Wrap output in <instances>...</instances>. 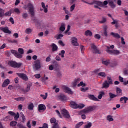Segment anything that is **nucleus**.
<instances>
[{
    "label": "nucleus",
    "mask_w": 128,
    "mask_h": 128,
    "mask_svg": "<svg viewBox=\"0 0 128 128\" xmlns=\"http://www.w3.org/2000/svg\"><path fill=\"white\" fill-rule=\"evenodd\" d=\"M17 126L18 127V128H26V127L24 125H22V124H18Z\"/></svg>",
    "instance_id": "obj_58"
},
{
    "label": "nucleus",
    "mask_w": 128,
    "mask_h": 128,
    "mask_svg": "<svg viewBox=\"0 0 128 128\" xmlns=\"http://www.w3.org/2000/svg\"><path fill=\"white\" fill-rule=\"evenodd\" d=\"M93 110H94V106H89L84 109L80 111V114H88L92 112Z\"/></svg>",
    "instance_id": "obj_6"
},
{
    "label": "nucleus",
    "mask_w": 128,
    "mask_h": 128,
    "mask_svg": "<svg viewBox=\"0 0 128 128\" xmlns=\"http://www.w3.org/2000/svg\"><path fill=\"white\" fill-rule=\"evenodd\" d=\"M74 8H76V4H73L70 7V12H73Z\"/></svg>",
    "instance_id": "obj_55"
},
{
    "label": "nucleus",
    "mask_w": 128,
    "mask_h": 128,
    "mask_svg": "<svg viewBox=\"0 0 128 128\" xmlns=\"http://www.w3.org/2000/svg\"><path fill=\"white\" fill-rule=\"evenodd\" d=\"M52 52H56L58 50V47L54 43L52 44Z\"/></svg>",
    "instance_id": "obj_23"
},
{
    "label": "nucleus",
    "mask_w": 128,
    "mask_h": 128,
    "mask_svg": "<svg viewBox=\"0 0 128 128\" xmlns=\"http://www.w3.org/2000/svg\"><path fill=\"white\" fill-rule=\"evenodd\" d=\"M80 50H81L82 54H84V50H86V48H84V46L82 45H80Z\"/></svg>",
    "instance_id": "obj_51"
},
{
    "label": "nucleus",
    "mask_w": 128,
    "mask_h": 128,
    "mask_svg": "<svg viewBox=\"0 0 128 128\" xmlns=\"http://www.w3.org/2000/svg\"><path fill=\"white\" fill-rule=\"evenodd\" d=\"M108 4L111 8H116V4L114 1H110L108 2Z\"/></svg>",
    "instance_id": "obj_31"
},
{
    "label": "nucleus",
    "mask_w": 128,
    "mask_h": 128,
    "mask_svg": "<svg viewBox=\"0 0 128 128\" xmlns=\"http://www.w3.org/2000/svg\"><path fill=\"white\" fill-rule=\"evenodd\" d=\"M64 37V34H58L57 37H56V40H60L61 38H63Z\"/></svg>",
    "instance_id": "obj_61"
},
{
    "label": "nucleus",
    "mask_w": 128,
    "mask_h": 128,
    "mask_svg": "<svg viewBox=\"0 0 128 128\" xmlns=\"http://www.w3.org/2000/svg\"><path fill=\"white\" fill-rule=\"evenodd\" d=\"M0 30H2V32H4V34H12V31L8 30V26L4 28L2 27L0 28Z\"/></svg>",
    "instance_id": "obj_15"
},
{
    "label": "nucleus",
    "mask_w": 128,
    "mask_h": 128,
    "mask_svg": "<svg viewBox=\"0 0 128 128\" xmlns=\"http://www.w3.org/2000/svg\"><path fill=\"white\" fill-rule=\"evenodd\" d=\"M91 48L93 49L94 54H100V50L98 49V48H96V46L94 44H91Z\"/></svg>",
    "instance_id": "obj_11"
},
{
    "label": "nucleus",
    "mask_w": 128,
    "mask_h": 128,
    "mask_svg": "<svg viewBox=\"0 0 128 128\" xmlns=\"http://www.w3.org/2000/svg\"><path fill=\"white\" fill-rule=\"evenodd\" d=\"M88 98L89 100H94V102H100V100H98L96 97H95L94 95L89 94L88 95Z\"/></svg>",
    "instance_id": "obj_18"
},
{
    "label": "nucleus",
    "mask_w": 128,
    "mask_h": 128,
    "mask_svg": "<svg viewBox=\"0 0 128 128\" xmlns=\"http://www.w3.org/2000/svg\"><path fill=\"white\" fill-rule=\"evenodd\" d=\"M3 120L5 122H8L10 120V116H6Z\"/></svg>",
    "instance_id": "obj_57"
},
{
    "label": "nucleus",
    "mask_w": 128,
    "mask_h": 128,
    "mask_svg": "<svg viewBox=\"0 0 128 128\" xmlns=\"http://www.w3.org/2000/svg\"><path fill=\"white\" fill-rule=\"evenodd\" d=\"M82 124H84V122H78V124H77L76 126V128H80V126H82Z\"/></svg>",
    "instance_id": "obj_48"
},
{
    "label": "nucleus",
    "mask_w": 128,
    "mask_h": 128,
    "mask_svg": "<svg viewBox=\"0 0 128 128\" xmlns=\"http://www.w3.org/2000/svg\"><path fill=\"white\" fill-rule=\"evenodd\" d=\"M8 64V66H12V68H20L22 66V64L20 62L18 63L16 62L14 60H9Z\"/></svg>",
    "instance_id": "obj_3"
},
{
    "label": "nucleus",
    "mask_w": 128,
    "mask_h": 128,
    "mask_svg": "<svg viewBox=\"0 0 128 128\" xmlns=\"http://www.w3.org/2000/svg\"><path fill=\"white\" fill-rule=\"evenodd\" d=\"M107 120H108V122H112L114 121V118H112V116L110 115H108L106 117Z\"/></svg>",
    "instance_id": "obj_43"
},
{
    "label": "nucleus",
    "mask_w": 128,
    "mask_h": 128,
    "mask_svg": "<svg viewBox=\"0 0 128 128\" xmlns=\"http://www.w3.org/2000/svg\"><path fill=\"white\" fill-rule=\"evenodd\" d=\"M98 76H102V78H106V73L103 72H100L98 74Z\"/></svg>",
    "instance_id": "obj_46"
},
{
    "label": "nucleus",
    "mask_w": 128,
    "mask_h": 128,
    "mask_svg": "<svg viewBox=\"0 0 128 128\" xmlns=\"http://www.w3.org/2000/svg\"><path fill=\"white\" fill-rule=\"evenodd\" d=\"M12 14V12L10 10L4 13V10L0 8V18H3L4 16H10Z\"/></svg>",
    "instance_id": "obj_7"
},
{
    "label": "nucleus",
    "mask_w": 128,
    "mask_h": 128,
    "mask_svg": "<svg viewBox=\"0 0 128 128\" xmlns=\"http://www.w3.org/2000/svg\"><path fill=\"white\" fill-rule=\"evenodd\" d=\"M84 106H85L84 104H78L77 108H80V110H82V108H84Z\"/></svg>",
    "instance_id": "obj_52"
},
{
    "label": "nucleus",
    "mask_w": 128,
    "mask_h": 128,
    "mask_svg": "<svg viewBox=\"0 0 128 128\" xmlns=\"http://www.w3.org/2000/svg\"><path fill=\"white\" fill-rule=\"evenodd\" d=\"M106 22V18L102 17V20L99 21L100 24H104Z\"/></svg>",
    "instance_id": "obj_47"
},
{
    "label": "nucleus",
    "mask_w": 128,
    "mask_h": 128,
    "mask_svg": "<svg viewBox=\"0 0 128 128\" xmlns=\"http://www.w3.org/2000/svg\"><path fill=\"white\" fill-rule=\"evenodd\" d=\"M62 89L64 90V92H66V94H74V92L72 90V89L66 86H62Z\"/></svg>",
    "instance_id": "obj_9"
},
{
    "label": "nucleus",
    "mask_w": 128,
    "mask_h": 128,
    "mask_svg": "<svg viewBox=\"0 0 128 128\" xmlns=\"http://www.w3.org/2000/svg\"><path fill=\"white\" fill-rule=\"evenodd\" d=\"M71 42L74 46H79V44L78 42V38H76V37H73L72 38Z\"/></svg>",
    "instance_id": "obj_14"
},
{
    "label": "nucleus",
    "mask_w": 128,
    "mask_h": 128,
    "mask_svg": "<svg viewBox=\"0 0 128 128\" xmlns=\"http://www.w3.org/2000/svg\"><path fill=\"white\" fill-rule=\"evenodd\" d=\"M18 124V122L16 121H12L10 122V126H16Z\"/></svg>",
    "instance_id": "obj_44"
},
{
    "label": "nucleus",
    "mask_w": 128,
    "mask_h": 128,
    "mask_svg": "<svg viewBox=\"0 0 128 128\" xmlns=\"http://www.w3.org/2000/svg\"><path fill=\"white\" fill-rule=\"evenodd\" d=\"M64 54H66V51L62 50L58 54V56H60L61 58H64Z\"/></svg>",
    "instance_id": "obj_41"
},
{
    "label": "nucleus",
    "mask_w": 128,
    "mask_h": 128,
    "mask_svg": "<svg viewBox=\"0 0 128 128\" xmlns=\"http://www.w3.org/2000/svg\"><path fill=\"white\" fill-rule=\"evenodd\" d=\"M34 107V104L32 103H30L28 105V108L29 110H32Z\"/></svg>",
    "instance_id": "obj_35"
},
{
    "label": "nucleus",
    "mask_w": 128,
    "mask_h": 128,
    "mask_svg": "<svg viewBox=\"0 0 128 128\" xmlns=\"http://www.w3.org/2000/svg\"><path fill=\"white\" fill-rule=\"evenodd\" d=\"M16 74H17L20 78H22L23 80L26 82L28 80V76H26V74L24 73H16Z\"/></svg>",
    "instance_id": "obj_10"
},
{
    "label": "nucleus",
    "mask_w": 128,
    "mask_h": 128,
    "mask_svg": "<svg viewBox=\"0 0 128 128\" xmlns=\"http://www.w3.org/2000/svg\"><path fill=\"white\" fill-rule=\"evenodd\" d=\"M59 30L60 32H64V30H66V24L64 22L62 23Z\"/></svg>",
    "instance_id": "obj_28"
},
{
    "label": "nucleus",
    "mask_w": 128,
    "mask_h": 128,
    "mask_svg": "<svg viewBox=\"0 0 128 128\" xmlns=\"http://www.w3.org/2000/svg\"><path fill=\"white\" fill-rule=\"evenodd\" d=\"M110 48H112L110 50ZM114 46L112 45L110 46H106V52L110 54H114V56H118L120 54V52L118 50H114Z\"/></svg>",
    "instance_id": "obj_1"
},
{
    "label": "nucleus",
    "mask_w": 128,
    "mask_h": 128,
    "mask_svg": "<svg viewBox=\"0 0 128 128\" xmlns=\"http://www.w3.org/2000/svg\"><path fill=\"white\" fill-rule=\"evenodd\" d=\"M46 109V106L44 104H40L38 106V110L40 112H44V110Z\"/></svg>",
    "instance_id": "obj_16"
},
{
    "label": "nucleus",
    "mask_w": 128,
    "mask_h": 128,
    "mask_svg": "<svg viewBox=\"0 0 128 128\" xmlns=\"http://www.w3.org/2000/svg\"><path fill=\"white\" fill-rule=\"evenodd\" d=\"M13 88L16 90H20V86L19 84H15Z\"/></svg>",
    "instance_id": "obj_39"
},
{
    "label": "nucleus",
    "mask_w": 128,
    "mask_h": 128,
    "mask_svg": "<svg viewBox=\"0 0 128 128\" xmlns=\"http://www.w3.org/2000/svg\"><path fill=\"white\" fill-rule=\"evenodd\" d=\"M107 80H108V82H109V84H112V78H110V76H108Z\"/></svg>",
    "instance_id": "obj_53"
},
{
    "label": "nucleus",
    "mask_w": 128,
    "mask_h": 128,
    "mask_svg": "<svg viewBox=\"0 0 128 128\" xmlns=\"http://www.w3.org/2000/svg\"><path fill=\"white\" fill-rule=\"evenodd\" d=\"M95 38H96L97 40H100V35L98 34H96L94 35Z\"/></svg>",
    "instance_id": "obj_63"
},
{
    "label": "nucleus",
    "mask_w": 128,
    "mask_h": 128,
    "mask_svg": "<svg viewBox=\"0 0 128 128\" xmlns=\"http://www.w3.org/2000/svg\"><path fill=\"white\" fill-rule=\"evenodd\" d=\"M32 68L35 70H40V68H42L40 60H37L34 61Z\"/></svg>",
    "instance_id": "obj_5"
},
{
    "label": "nucleus",
    "mask_w": 128,
    "mask_h": 128,
    "mask_svg": "<svg viewBox=\"0 0 128 128\" xmlns=\"http://www.w3.org/2000/svg\"><path fill=\"white\" fill-rule=\"evenodd\" d=\"M88 90V88L86 87V88H84V86H82L80 88V90H81V92H86V90Z\"/></svg>",
    "instance_id": "obj_50"
},
{
    "label": "nucleus",
    "mask_w": 128,
    "mask_h": 128,
    "mask_svg": "<svg viewBox=\"0 0 128 128\" xmlns=\"http://www.w3.org/2000/svg\"><path fill=\"white\" fill-rule=\"evenodd\" d=\"M92 122H88L87 124L84 126V128H92Z\"/></svg>",
    "instance_id": "obj_42"
},
{
    "label": "nucleus",
    "mask_w": 128,
    "mask_h": 128,
    "mask_svg": "<svg viewBox=\"0 0 128 128\" xmlns=\"http://www.w3.org/2000/svg\"><path fill=\"white\" fill-rule=\"evenodd\" d=\"M18 54L21 56L20 58H22V54H24V50L22 48H18Z\"/></svg>",
    "instance_id": "obj_22"
},
{
    "label": "nucleus",
    "mask_w": 128,
    "mask_h": 128,
    "mask_svg": "<svg viewBox=\"0 0 128 128\" xmlns=\"http://www.w3.org/2000/svg\"><path fill=\"white\" fill-rule=\"evenodd\" d=\"M123 100H124V104H126V102H128V97H126V96L122 97L120 98V102H122Z\"/></svg>",
    "instance_id": "obj_32"
},
{
    "label": "nucleus",
    "mask_w": 128,
    "mask_h": 128,
    "mask_svg": "<svg viewBox=\"0 0 128 128\" xmlns=\"http://www.w3.org/2000/svg\"><path fill=\"white\" fill-rule=\"evenodd\" d=\"M50 122L51 124H58V122H56V118H51L50 120Z\"/></svg>",
    "instance_id": "obj_34"
},
{
    "label": "nucleus",
    "mask_w": 128,
    "mask_h": 128,
    "mask_svg": "<svg viewBox=\"0 0 128 128\" xmlns=\"http://www.w3.org/2000/svg\"><path fill=\"white\" fill-rule=\"evenodd\" d=\"M110 35L112 36L115 38H120V36L118 33L112 32L110 33Z\"/></svg>",
    "instance_id": "obj_25"
},
{
    "label": "nucleus",
    "mask_w": 128,
    "mask_h": 128,
    "mask_svg": "<svg viewBox=\"0 0 128 128\" xmlns=\"http://www.w3.org/2000/svg\"><path fill=\"white\" fill-rule=\"evenodd\" d=\"M90 4H94V8H98V10H102L100 8H104V4L102 2L98 0H94L92 2L90 3Z\"/></svg>",
    "instance_id": "obj_2"
},
{
    "label": "nucleus",
    "mask_w": 128,
    "mask_h": 128,
    "mask_svg": "<svg viewBox=\"0 0 128 128\" xmlns=\"http://www.w3.org/2000/svg\"><path fill=\"white\" fill-rule=\"evenodd\" d=\"M110 61L108 60H106V59H103L102 60V64H104L105 66H108V64H110Z\"/></svg>",
    "instance_id": "obj_27"
},
{
    "label": "nucleus",
    "mask_w": 128,
    "mask_h": 128,
    "mask_svg": "<svg viewBox=\"0 0 128 128\" xmlns=\"http://www.w3.org/2000/svg\"><path fill=\"white\" fill-rule=\"evenodd\" d=\"M110 84L108 80H105L102 84V88H110Z\"/></svg>",
    "instance_id": "obj_19"
},
{
    "label": "nucleus",
    "mask_w": 128,
    "mask_h": 128,
    "mask_svg": "<svg viewBox=\"0 0 128 128\" xmlns=\"http://www.w3.org/2000/svg\"><path fill=\"white\" fill-rule=\"evenodd\" d=\"M109 96H110V100H112V98H116V96H118L116 94H114L112 92H110Z\"/></svg>",
    "instance_id": "obj_36"
},
{
    "label": "nucleus",
    "mask_w": 128,
    "mask_h": 128,
    "mask_svg": "<svg viewBox=\"0 0 128 128\" xmlns=\"http://www.w3.org/2000/svg\"><path fill=\"white\" fill-rule=\"evenodd\" d=\"M20 114H21V117L22 118V122L24 123V122H26V116H24V114L22 112H20Z\"/></svg>",
    "instance_id": "obj_49"
},
{
    "label": "nucleus",
    "mask_w": 128,
    "mask_h": 128,
    "mask_svg": "<svg viewBox=\"0 0 128 128\" xmlns=\"http://www.w3.org/2000/svg\"><path fill=\"white\" fill-rule=\"evenodd\" d=\"M103 96H104V92H100L99 95L98 96V98L99 100H102Z\"/></svg>",
    "instance_id": "obj_38"
},
{
    "label": "nucleus",
    "mask_w": 128,
    "mask_h": 128,
    "mask_svg": "<svg viewBox=\"0 0 128 128\" xmlns=\"http://www.w3.org/2000/svg\"><path fill=\"white\" fill-rule=\"evenodd\" d=\"M9 20L10 22L12 24H14V18H12V17L10 18Z\"/></svg>",
    "instance_id": "obj_62"
},
{
    "label": "nucleus",
    "mask_w": 128,
    "mask_h": 128,
    "mask_svg": "<svg viewBox=\"0 0 128 128\" xmlns=\"http://www.w3.org/2000/svg\"><path fill=\"white\" fill-rule=\"evenodd\" d=\"M58 98H59V100L62 102H66L67 100H68V97L64 94H61L58 96Z\"/></svg>",
    "instance_id": "obj_12"
},
{
    "label": "nucleus",
    "mask_w": 128,
    "mask_h": 128,
    "mask_svg": "<svg viewBox=\"0 0 128 128\" xmlns=\"http://www.w3.org/2000/svg\"><path fill=\"white\" fill-rule=\"evenodd\" d=\"M27 7L28 8L31 18H34V4L31 2H29L27 4Z\"/></svg>",
    "instance_id": "obj_4"
},
{
    "label": "nucleus",
    "mask_w": 128,
    "mask_h": 128,
    "mask_svg": "<svg viewBox=\"0 0 128 128\" xmlns=\"http://www.w3.org/2000/svg\"><path fill=\"white\" fill-rule=\"evenodd\" d=\"M70 107L76 110V108H78V104L74 101H71L70 102Z\"/></svg>",
    "instance_id": "obj_20"
},
{
    "label": "nucleus",
    "mask_w": 128,
    "mask_h": 128,
    "mask_svg": "<svg viewBox=\"0 0 128 128\" xmlns=\"http://www.w3.org/2000/svg\"><path fill=\"white\" fill-rule=\"evenodd\" d=\"M86 86V84L84 83L83 82H80V84H78V86L80 87V86Z\"/></svg>",
    "instance_id": "obj_54"
},
{
    "label": "nucleus",
    "mask_w": 128,
    "mask_h": 128,
    "mask_svg": "<svg viewBox=\"0 0 128 128\" xmlns=\"http://www.w3.org/2000/svg\"><path fill=\"white\" fill-rule=\"evenodd\" d=\"M80 82V79L77 78L74 80V82L72 83V86L74 88Z\"/></svg>",
    "instance_id": "obj_26"
},
{
    "label": "nucleus",
    "mask_w": 128,
    "mask_h": 128,
    "mask_svg": "<svg viewBox=\"0 0 128 128\" xmlns=\"http://www.w3.org/2000/svg\"><path fill=\"white\" fill-rule=\"evenodd\" d=\"M30 88H32V84H28L25 90H24V92H28V91L30 90Z\"/></svg>",
    "instance_id": "obj_33"
},
{
    "label": "nucleus",
    "mask_w": 128,
    "mask_h": 128,
    "mask_svg": "<svg viewBox=\"0 0 128 128\" xmlns=\"http://www.w3.org/2000/svg\"><path fill=\"white\" fill-rule=\"evenodd\" d=\"M14 100L17 102H24L26 98L24 97H19L17 98H14Z\"/></svg>",
    "instance_id": "obj_29"
},
{
    "label": "nucleus",
    "mask_w": 128,
    "mask_h": 128,
    "mask_svg": "<svg viewBox=\"0 0 128 128\" xmlns=\"http://www.w3.org/2000/svg\"><path fill=\"white\" fill-rule=\"evenodd\" d=\"M10 52L11 54H14V56L17 58H20L22 57V56L20 54V53H18V51L16 50H10Z\"/></svg>",
    "instance_id": "obj_13"
},
{
    "label": "nucleus",
    "mask_w": 128,
    "mask_h": 128,
    "mask_svg": "<svg viewBox=\"0 0 128 128\" xmlns=\"http://www.w3.org/2000/svg\"><path fill=\"white\" fill-rule=\"evenodd\" d=\"M28 14L26 12H23L22 14V18L24 20H26L28 18Z\"/></svg>",
    "instance_id": "obj_45"
},
{
    "label": "nucleus",
    "mask_w": 128,
    "mask_h": 128,
    "mask_svg": "<svg viewBox=\"0 0 128 128\" xmlns=\"http://www.w3.org/2000/svg\"><path fill=\"white\" fill-rule=\"evenodd\" d=\"M32 30L30 28H26L25 30V32L27 34H32Z\"/></svg>",
    "instance_id": "obj_37"
},
{
    "label": "nucleus",
    "mask_w": 128,
    "mask_h": 128,
    "mask_svg": "<svg viewBox=\"0 0 128 128\" xmlns=\"http://www.w3.org/2000/svg\"><path fill=\"white\" fill-rule=\"evenodd\" d=\"M62 114H63L64 116H66V118H70V114L66 110L63 109L62 111Z\"/></svg>",
    "instance_id": "obj_17"
},
{
    "label": "nucleus",
    "mask_w": 128,
    "mask_h": 128,
    "mask_svg": "<svg viewBox=\"0 0 128 128\" xmlns=\"http://www.w3.org/2000/svg\"><path fill=\"white\" fill-rule=\"evenodd\" d=\"M8 114H10L11 116H14V120H18V118H20V113L16 112H16H13L12 111H9L8 112Z\"/></svg>",
    "instance_id": "obj_8"
},
{
    "label": "nucleus",
    "mask_w": 128,
    "mask_h": 128,
    "mask_svg": "<svg viewBox=\"0 0 128 128\" xmlns=\"http://www.w3.org/2000/svg\"><path fill=\"white\" fill-rule=\"evenodd\" d=\"M116 94L117 96H122V90L120 88H116Z\"/></svg>",
    "instance_id": "obj_24"
},
{
    "label": "nucleus",
    "mask_w": 128,
    "mask_h": 128,
    "mask_svg": "<svg viewBox=\"0 0 128 128\" xmlns=\"http://www.w3.org/2000/svg\"><path fill=\"white\" fill-rule=\"evenodd\" d=\"M70 26L68 25L67 27V30L64 32V34H66L68 32H70Z\"/></svg>",
    "instance_id": "obj_59"
},
{
    "label": "nucleus",
    "mask_w": 128,
    "mask_h": 128,
    "mask_svg": "<svg viewBox=\"0 0 128 128\" xmlns=\"http://www.w3.org/2000/svg\"><path fill=\"white\" fill-rule=\"evenodd\" d=\"M8 42H10V44H18V40L14 39L13 40H8Z\"/></svg>",
    "instance_id": "obj_40"
},
{
    "label": "nucleus",
    "mask_w": 128,
    "mask_h": 128,
    "mask_svg": "<svg viewBox=\"0 0 128 128\" xmlns=\"http://www.w3.org/2000/svg\"><path fill=\"white\" fill-rule=\"evenodd\" d=\"M63 10L64 11L65 14H70V12L66 10V7L63 8Z\"/></svg>",
    "instance_id": "obj_60"
},
{
    "label": "nucleus",
    "mask_w": 128,
    "mask_h": 128,
    "mask_svg": "<svg viewBox=\"0 0 128 128\" xmlns=\"http://www.w3.org/2000/svg\"><path fill=\"white\" fill-rule=\"evenodd\" d=\"M84 34L86 36H92V32L90 30H87L85 32Z\"/></svg>",
    "instance_id": "obj_30"
},
{
    "label": "nucleus",
    "mask_w": 128,
    "mask_h": 128,
    "mask_svg": "<svg viewBox=\"0 0 128 128\" xmlns=\"http://www.w3.org/2000/svg\"><path fill=\"white\" fill-rule=\"evenodd\" d=\"M10 80L6 79L2 84V88H6V86H8V84H10Z\"/></svg>",
    "instance_id": "obj_21"
},
{
    "label": "nucleus",
    "mask_w": 128,
    "mask_h": 128,
    "mask_svg": "<svg viewBox=\"0 0 128 128\" xmlns=\"http://www.w3.org/2000/svg\"><path fill=\"white\" fill-rule=\"evenodd\" d=\"M42 126L44 128H48V125L46 123L43 124Z\"/></svg>",
    "instance_id": "obj_64"
},
{
    "label": "nucleus",
    "mask_w": 128,
    "mask_h": 128,
    "mask_svg": "<svg viewBox=\"0 0 128 128\" xmlns=\"http://www.w3.org/2000/svg\"><path fill=\"white\" fill-rule=\"evenodd\" d=\"M40 96L43 98V100H46V98H48V93H46L45 95L40 94Z\"/></svg>",
    "instance_id": "obj_56"
}]
</instances>
